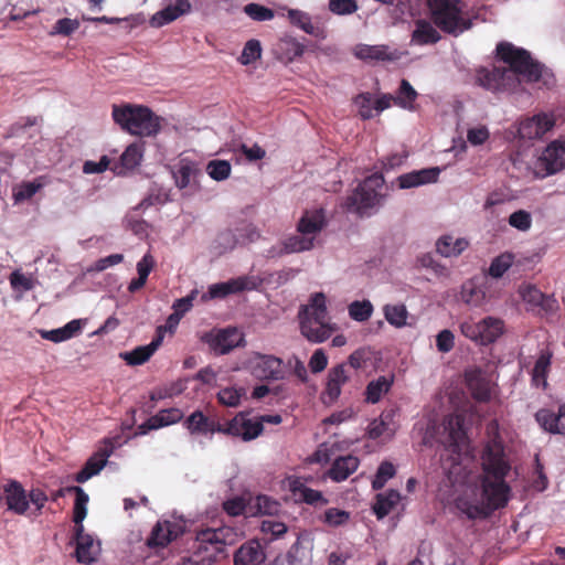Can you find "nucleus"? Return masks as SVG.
I'll return each instance as SVG.
<instances>
[{
  "mask_svg": "<svg viewBox=\"0 0 565 565\" xmlns=\"http://www.w3.org/2000/svg\"><path fill=\"white\" fill-rule=\"evenodd\" d=\"M500 61L509 67H481L477 71L476 82L479 86L494 93H514L522 81L539 82L543 65L533 60L530 52L510 42H500L495 49Z\"/></svg>",
  "mask_w": 565,
  "mask_h": 565,
  "instance_id": "obj_1",
  "label": "nucleus"
},
{
  "mask_svg": "<svg viewBox=\"0 0 565 565\" xmlns=\"http://www.w3.org/2000/svg\"><path fill=\"white\" fill-rule=\"evenodd\" d=\"M508 466L493 458L490 451L486 455L483 470L480 475L481 503H473L465 498L456 500L457 509L470 520L486 519L493 511L508 504L511 487L507 482Z\"/></svg>",
  "mask_w": 565,
  "mask_h": 565,
  "instance_id": "obj_2",
  "label": "nucleus"
},
{
  "mask_svg": "<svg viewBox=\"0 0 565 565\" xmlns=\"http://www.w3.org/2000/svg\"><path fill=\"white\" fill-rule=\"evenodd\" d=\"M237 532L231 526L202 527L195 532L191 545L192 556L199 565H211L221 557H225L227 545H232Z\"/></svg>",
  "mask_w": 565,
  "mask_h": 565,
  "instance_id": "obj_3",
  "label": "nucleus"
},
{
  "mask_svg": "<svg viewBox=\"0 0 565 565\" xmlns=\"http://www.w3.org/2000/svg\"><path fill=\"white\" fill-rule=\"evenodd\" d=\"M111 116L122 130L139 137L156 136L161 129L160 118L147 106L114 105Z\"/></svg>",
  "mask_w": 565,
  "mask_h": 565,
  "instance_id": "obj_4",
  "label": "nucleus"
},
{
  "mask_svg": "<svg viewBox=\"0 0 565 565\" xmlns=\"http://www.w3.org/2000/svg\"><path fill=\"white\" fill-rule=\"evenodd\" d=\"M427 7L431 21L445 33L457 36L472 28L460 0H427Z\"/></svg>",
  "mask_w": 565,
  "mask_h": 565,
  "instance_id": "obj_5",
  "label": "nucleus"
},
{
  "mask_svg": "<svg viewBox=\"0 0 565 565\" xmlns=\"http://www.w3.org/2000/svg\"><path fill=\"white\" fill-rule=\"evenodd\" d=\"M385 180L381 173H373L364 179L355 191L347 198L345 205L349 211L356 212L360 216L367 214V211L379 205L383 199L381 190Z\"/></svg>",
  "mask_w": 565,
  "mask_h": 565,
  "instance_id": "obj_6",
  "label": "nucleus"
},
{
  "mask_svg": "<svg viewBox=\"0 0 565 565\" xmlns=\"http://www.w3.org/2000/svg\"><path fill=\"white\" fill-rule=\"evenodd\" d=\"M264 427L257 418L252 419L247 414L239 412L232 419L223 423V434L241 438L244 441H250L262 435Z\"/></svg>",
  "mask_w": 565,
  "mask_h": 565,
  "instance_id": "obj_7",
  "label": "nucleus"
},
{
  "mask_svg": "<svg viewBox=\"0 0 565 565\" xmlns=\"http://www.w3.org/2000/svg\"><path fill=\"white\" fill-rule=\"evenodd\" d=\"M536 169L541 178L553 175L565 169V141L550 142L539 157Z\"/></svg>",
  "mask_w": 565,
  "mask_h": 565,
  "instance_id": "obj_8",
  "label": "nucleus"
},
{
  "mask_svg": "<svg viewBox=\"0 0 565 565\" xmlns=\"http://www.w3.org/2000/svg\"><path fill=\"white\" fill-rule=\"evenodd\" d=\"M252 374L259 380L278 381L285 377L282 360L269 354L256 353L250 361Z\"/></svg>",
  "mask_w": 565,
  "mask_h": 565,
  "instance_id": "obj_9",
  "label": "nucleus"
},
{
  "mask_svg": "<svg viewBox=\"0 0 565 565\" xmlns=\"http://www.w3.org/2000/svg\"><path fill=\"white\" fill-rule=\"evenodd\" d=\"M259 282L254 276H241L232 278L224 282L211 285L207 295H203V299L225 298L228 295L238 294L245 290H254Z\"/></svg>",
  "mask_w": 565,
  "mask_h": 565,
  "instance_id": "obj_10",
  "label": "nucleus"
},
{
  "mask_svg": "<svg viewBox=\"0 0 565 565\" xmlns=\"http://www.w3.org/2000/svg\"><path fill=\"white\" fill-rule=\"evenodd\" d=\"M184 526L174 521H158L153 526L149 537L146 541V545L149 548H164L172 541L177 540L183 534Z\"/></svg>",
  "mask_w": 565,
  "mask_h": 565,
  "instance_id": "obj_11",
  "label": "nucleus"
},
{
  "mask_svg": "<svg viewBox=\"0 0 565 565\" xmlns=\"http://www.w3.org/2000/svg\"><path fill=\"white\" fill-rule=\"evenodd\" d=\"M350 380V374L344 363L338 364L328 371L321 401L326 405L334 404L342 392V386Z\"/></svg>",
  "mask_w": 565,
  "mask_h": 565,
  "instance_id": "obj_12",
  "label": "nucleus"
},
{
  "mask_svg": "<svg viewBox=\"0 0 565 565\" xmlns=\"http://www.w3.org/2000/svg\"><path fill=\"white\" fill-rule=\"evenodd\" d=\"M486 431L488 435V441L484 444V447L481 452V470H483V463L486 455L489 452L493 454V458L499 461H503L508 466V475L511 471V463L508 459V456L504 450V445L500 437L499 433V423L497 419H492L487 424Z\"/></svg>",
  "mask_w": 565,
  "mask_h": 565,
  "instance_id": "obj_13",
  "label": "nucleus"
},
{
  "mask_svg": "<svg viewBox=\"0 0 565 565\" xmlns=\"http://www.w3.org/2000/svg\"><path fill=\"white\" fill-rule=\"evenodd\" d=\"M287 487L298 502H303L315 507L326 505L329 502L321 491L307 487L305 480L300 477L287 478Z\"/></svg>",
  "mask_w": 565,
  "mask_h": 565,
  "instance_id": "obj_14",
  "label": "nucleus"
},
{
  "mask_svg": "<svg viewBox=\"0 0 565 565\" xmlns=\"http://www.w3.org/2000/svg\"><path fill=\"white\" fill-rule=\"evenodd\" d=\"M522 300L533 308H540L544 312H554L558 309V302L554 296L543 294L535 286L523 284L519 288Z\"/></svg>",
  "mask_w": 565,
  "mask_h": 565,
  "instance_id": "obj_15",
  "label": "nucleus"
},
{
  "mask_svg": "<svg viewBox=\"0 0 565 565\" xmlns=\"http://www.w3.org/2000/svg\"><path fill=\"white\" fill-rule=\"evenodd\" d=\"M554 126V120L546 114H539L520 122L518 134L523 139L543 137Z\"/></svg>",
  "mask_w": 565,
  "mask_h": 565,
  "instance_id": "obj_16",
  "label": "nucleus"
},
{
  "mask_svg": "<svg viewBox=\"0 0 565 565\" xmlns=\"http://www.w3.org/2000/svg\"><path fill=\"white\" fill-rule=\"evenodd\" d=\"M3 493L8 509L15 514L23 515L29 509L28 493L17 480H10L3 486Z\"/></svg>",
  "mask_w": 565,
  "mask_h": 565,
  "instance_id": "obj_17",
  "label": "nucleus"
},
{
  "mask_svg": "<svg viewBox=\"0 0 565 565\" xmlns=\"http://www.w3.org/2000/svg\"><path fill=\"white\" fill-rule=\"evenodd\" d=\"M184 427L192 435L223 434V423L204 415L201 411L193 412L184 420Z\"/></svg>",
  "mask_w": 565,
  "mask_h": 565,
  "instance_id": "obj_18",
  "label": "nucleus"
},
{
  "mask_svg": "<svg viewBox=\"0 0 565 565\" xmlns=\"http://www.w3.org/2000/svg\"><path fill=\"white\" fill-rule=\"evenodd\" d=\"M315 237L291 235L280 242L279 245L273 246L268 250L270 257H281L284 255L301 253L310 250L313 247Z\"/></svg>",
  "mask_w": 565,
  "mask_h": 565,
  "instance_id": "obj_19",
  "label": "nucleus"
},
{
  "mask_svg": "<svg viewBox=\"0 0 565 565\" xmlns=\"http://www.w3.org/2000/svg\"><path fill=\"white\" fill-rule=\"evenodd\" d=\"M535 419L541 428L551 434H565V403L558 407L557 413L548 408L539 409Z\"/></svg>",
  "mask_w": 565,
  "mask_h": 565,
  "instance_id": "obj_20",
  "label": "nucleus"
},
{
  "mask_svg": "<svg viewBox=\"0 0 565 565\" xmlns=\"http://www.w3.org/2000/svg\"><path fill=\"white\" fill-rule=\"evenodd\" d=\"M163 341V327H158L154 338L147 345L135 348L130 352L121 354L128 365H141L146 363L158 350Z\"/></svg>",
  "mask_w": 565,
  "mask_h": 565,
  "instance_id": "obj_21",
  "label": "nucleus"
},
{
  "mask_svg": "<svg viewBox=\"0 0 565 565\" xmlns=\"http://www.w3.org/2000/svg\"><path fill=\"white\" fill-rule=\"evenodd\" d=\"M191 8L192 6L189 0H175L174 4H169L156 12L150 19V25L152 28H161L169 24L179 17L189 13Z\"/></svg>",
  "mask_w": 565,
  "mask_h": 565,
  "instance_id": "obj_22",
  "label": "nucleus"
},
{
  "mask_svg": "<svg viewBox=\"0 0 565 565\" xmlns=\"http://www.w3.org/2000/svg\"><path fill=\"white\" fill-rule=\"evenodd\" d=\"M75 541L77 562L83 564L93 563L96 559L98 547L95 545L93 537L84 533V526H75Z\"/></svg>",
  "mask_w": 565,
  "mask_h": 565,
  "instance_id": "obj_23",
  "label": "nucleus"
},
{
  "mask_svg": "<svg viewBox=\"0 0 565 565\" xmlns=\"http://www.w3.org/2000/svg\"><path fill=\"white\" fill-rule=\"evenodd\" d=\"M440 173L439 168H427L415 170L397 178L398 186L401 189H411L419 185L434 183L437 181Z\"/></svg>",
  "mask_w": 565,
  "mask_h": 565,
  "instance_id": "obj_24",
  "label": "nucleus"
},
{
  "mask_svg": "<svg viewBox=\"0 0 565 565\" xmlns=\"http://www.w3.org/2000/svg\"><path fill=\"white\" fill-rule=\"evenodd\" d=\"M265 552L256 540L245 542L234 554V565H260L265 561Z\"/></svg>",
  "mask_w": 565,
  "mask_h": 565,
  "instance_id": "obj_25",
  "label": "nucleus"
},
{
  "mask_svg": "<svg viewBox=\"0 0 565 565\" xmlns=\"http://www.w3.org/2000/svg\"><path fill=\"white\" fill-rule=\"evenodd\" d=\"M182 418L183 413L179 408L172 407L161 409L158 414L151 416L147 422L141 424L138 429L140 430V434H146L149 430L179 423Z\"/></svg>",
  "mask_w": 565,
  "mask_h": 565,
  "instance_id": "obj_26",
  "label": "nucleus"
},
{
  "mask_svg": "<svg viewBox=\"0 0 565 565\" xmlns=\"http://www.w3.org/2000/svg\"><path fill=\"white\" fill-rule=\"evenodd\" d=\"M360 466V460L358 457L352 455L340 456L338 457L331 465V468L328 470V477L335 481L341 482L347 480Z\"/></svg>",
  "mask_w": 565,
  "mask_h": 565,
  "instance_id": "obj_27",
  "label": "nucleus"
},
{
  "mask_svg": "<svg viewBox=\"0 0 565 565\" xmlns=\"http://www.w3.org/2000/svg\"><path fill=\"white\" fill-rule=\"evenodd\" d=\"M326 224L324 211L322 209L305 211L297 224V231L303 236L309 237V235H312L311 237H315L316 234L323 230Z\"/></svg>",
  "mask_w": 565,
  "mask_h": 565,
  "instance_id": "obj_28",
  "label": "nucleus"
},
{
  "mask_svg": "<svg viewBox=\"0 0 565 565\" xmlns=\"http://www.w3.org/2000/svg\"><path fill=\"white\" fill-rule=\"evenodd\" d=\"M300 330L305 338L310 342L320 343L329 339L334 328L329 322H319L317 320H301Z\"/></svg>",
  "mask_w": 565,
  "mask_h": 565,
  "instance_id": "obj_29",
  "label": "nucleus"
},
{
  "mask_svg": "<svg viewBox=\"0 0 565 565\" xmlns=\"http://www.w3.org/2000/svg\"><path fill=\"white\" fill-rule=\"evenodd\" d=\"M242 335L236 329H224L209 340L211 348L218 354H226L239 345Z\"/></svg>",
  "mask_w": 565,
  "mask_h": 565,
  "instance_id": "obj_30",
  "label": "nucleus"
},
{
  "mask_svg": "<svg viewBox=\"0 0 565 565\" xmlns=\"http://www.w3.org/2000/svg\"><path fill=\"white\" fill-rule=\"evenodd\" d=\"M301 320H317L319 322H329L328 311L326 306V296L321 292L315 294L309 305L303 307L299 312Z\"/></svg>",
  "mask_w": 565,
  "mask_h": 565,
  "instance_id": "obj_31",
  "label": "nucleus"
},
{
  "mask_svg": "<svg viewBox=\"0 0 565 565\" xmlns=\"http://www.w3.org/2000/svg\"><path fill=\"white\" fill-rule=\"evenodd\" d=\"M468 388L472 397L478 402H488L491 398L490 382L487 381L479 370L467 373Z\"/></svg>",
  "mask_w": 565,
  "mask_h": 565,
  "instance_id": "obj_32",
  "label": "nucleus"
},
{
  "mask_svg": "<svg viewBox=\"0 0 565 565\" xmlns=\"http://www.w3.org/2000/svg\"><path fill=\"white\" fill-rule=\"evenodd\" d=\"M478 343L482 345L494 342L503 332V321L493 317L478 321Z\"/></svg>",
  "mask_w": 565,
  "mask_h": 565,
  "instance_id": "obj_33",
  "label": "nucleus"
},
{
  "mask_svg": "<svg viewBox=\"0 0 565 565\" xmlns=\"http://www.w3.org/2000/svg\"><path fill=\"white\" fill-rule=\"evenodd\" d=\"M110 456V451L104 450L103 452L95 454L84 465V467L76 473L75 481L84 483L93 476H96L106 466L107 458Z\"/></svg>",
  "mask_w": 565,
  "mask_h": 565,
  "instance_id": "obj_34",
  "label": "nucleus"
},
{
  "mask_svg": "<svg viewBox=\"0 0 565 565\" xmlns=\"http://www.w3.org/2000/svg\"><path fill=\"white\" fill-rule=\"evenodd\" d=\"M415 30L412 33V42L418 45L437 43L441 36L433 24L424 19L415 22Z\"/></svg>",
  "mask_w": 565,
  "mask_h": 565,
  "instance_id": "obj_35",
  "label": "nucleus"
},
{
  "mask_svg": "<svg viewBox=\"0 0 565 565\" xmlns=\"http://www.w3.org/2000/svg\"><path fill=\"white\" fill-rule=\"evenodd\" d=\"M553 353L550 350H542L532 370V382L535 386H547V374L551 369Z\"/></svg>",
  "mask_w": 565,
  "mask_h": 565,
  "instance_id": "obj_36",
  "label": "nucleus"
},
{
  "mask_svg": "<svg viewBox=\"0 0 565 565\" xmlns=\"http://www.w3.org/2000/svg\"><path fill=\"white\" fill-rule=\"evenodd\" d=\"M469 243L465 238H455L451 235L441 236L436 243L437 252L444 257H452L460 255Z\"/></svg>",
  "mask_w": 565,
  "mask_h": 565,
  "instance_id": "obj_37",
  "label": "nucleus"
},
{
  "mask_svg": "<svg viewBox=\"0 0 565 565\" xmlns=\"http://www.w3.org/2000/svg\"><path fill=\"white\" fill-rule=\"evenodd\" d=\"M305 52V45L295 39H285L277 44L276 53L278 60L290 63L300 57Z\"/></svg>",
  "mask_w": 565,
  "mask_h": 565,
  "instance_id": "obj_38",
  "label": "nucleus"
},
{
  "mask_svg": "<svg viewBox=\"0 0 565 565\" xmlns=\"http://www.w3.org/2000/svg\"><path fill=\"white\" fill-rule=\"evenodd\" d=\"M68 492L75 493V502L73 508V522L75 526H83V521L87 515L88 494L78 486H70Z\"/></svg>",
  "mask_w": 565,
  "mask_h": 565,
  "instance_id": "obj_39",
  "label": "nucleus"
},
{
  "mask_svg": "<svg viewBox=\"0 0 565 565\" xmlns=\"http://www.w3.org/2000/svg\"><path fill=\"white\" fill-rule=\"evenodd\" d=\"M393 381V376H380L376 380L371 381L365 388V401L371 404L380 402L382 395L390 391Z\"/></svg>",
  "mask_w": 565,
  "mask_h": 565,
  "instance_id": "obj_40",
  "label": "nucleus"
},
{
  "mask_svg": "<svg viewBox=\"0 0 565 565\" xmlns=\"http://www.w3.org/2000/svg\"><path fill=\"white\" fill-rule=\"evenodd\" d=\"M355 55L360 60L392 61L395 58L387 45H360L356 47Z\"/></svg>",
  "mask_w": 565,
  "mask_h": 565,
  "instance_id": "obj_41",
  "label": "nucleus"
},
{
  "mask_svg": "<svg viewBox=\"0 0 565 565\" xmlns=\"http://www.w3.org/2000/svg\"><path fill=\"white\" fill-rule=\"evenodd\" d=\"M399 500L401 494L396 490H388L385 493L377 494L376 502L373 508L377 519H383L386 516L399 502Z\"/></svg>",
  "mask_w": 565,
  "mask_h": 565,
  "instance_id": "obj_42",
  "label": "nucleus"
},
{
  "mask_svg": "<svg viewBox=\"0 0 565 565\" xmlns=\"http://www.w3.org/2000/svg\"><path fill=\"white\" fill-rule=\"evenodd\" d=\"M288 18L291 24L300 28L307 34L319 38L322 35L323 31L312 24L311 19L308 13L302 12L300 10L291 9L288 11Z\"/></svg>",
  "mask_w": 565,
  "mask_h": 565,
  "instance_id": "obj_43",
  "label": "nucleus"
},
{
  "mask_svg": "<svg viewBox=\"0 0 565 565\" xmlns=\"http://www.w3.org/2000/svg\"><path fill=\"white\" fill-rule=\"evenodd\" d=\"M418 94L407 79H402L394 104L401 108L414 110Z\"/></svg>",
  "mask_w": 565,
  "mask_h": 565,
  "instance_id": "obj_44",
  "label": "nucleus"
},
{
  "mask_svg": "<svg viewBox=\"0 0 565 565\" xmlns=\"http://www.w3.org/2000/svg\"><path fill=\"white\" fill-rule=\"evenodd\" d=\"M383 313L386 321L395 328H402L407 323L408 311L405 305H385Z\"/></svg>",
  "mask_w": 565,
  "mask_h": 565,
  "instance_id": "obj_45",
  "label": "nucleus"
},
{
  "mask_svg": "<svg viewBox=\"0 0 565 565\" xmlns=\"http://www.w3.org/2000/svg\"><path fill=\"white\" fill-rule=\"evenodd\" d=\"M143 156V142H132L129 145L120 157L122 168L131 170L140 164Z\"/></svg>",
  "mask_w": 565,
  "mask_h": 565,
  "instance_id": "obj_46",
  "label": "nucleus"
},
{
  "mask_svg": "<svg viewBox=\"0 0 565 565\" xmlns=\"http://www.w3.org/2000/svg\"><path fill=\"white\" fill-rule=\"evenodd\" d=\"M43 188V183L36 179L18 184L12 190V198L15 203L30 200L39 190Z\"/></svg>",
  "mask_w": 565,
  "mask_h": 565,
  "instance_id": "obj_47",
  "label": "nucleus"
},
{
  "mask_svg": "<svg viewBox=\"0 0 565 565\" xmlns=\"http://www.w3.org/2000/svg\"><path fill=\"white\" fill-rule=\"evenodd\" d=\"M348 309L351 319L359 322L369 320L373 313V305L369 300L353 301Z\"/></svg>",
  "mask_w": 565,
  "mask_h": 565,
  "instance_id": "obj_48",
  "label": "nucleus"
},
{
  "mask_svg": "<svg viewBox=\"0 0 565 565\" xmlns=\"http://www.w3.org/2000/svg\"><path fill=\"white\" fill-rule=\"evenodd\" d=\"M262 56V45L260 42L256 39H252L247 41L244 45L241 56L238 57V62L242 65H249L255 61L259 60Z\"/></svg>",
  "mask_w": 565,
  "mask_h": 565,
  "instance_id": "obj_49",
  "label": "nucleus"
},
{
  "mask_svg": "<svg viewBox=\"0 0 565 565\" xmlns=\"http://www.w3.org/2000/svg\"><path fill=\"white\" fill-rule=\"evenodd\" d=\"M396 470L392 462L383 461L375 473L374 479L372 480V488L374 490H381L384 488L385 483L395 476Z\"/></svg>",
  "mask_w": 565,
  "mask_h": 565,
  "instance_id": "obj_50",
  "label": "nucleus"
},
{
  "mask_svg": "<svg viewBox=\"0 0 565 565\" xmlns=\"http://www.w3.org/2000/svg\"><path fill=\"white\" fill-rule=\"evenodd\" d=\"M198 173L194 164L188 162L182 163L179 169L173 172L175 184L179 189H185L190 185L192 178Z\"/></svg>",
  "mask_w": 565,
  "mask_h": 565,
  "instance_id": "obj_51",
  "label": "nucleus"
},
{
  "mask_svg": "<svg viewBox=\"0 0 565 565\" xmlns=\"http://www.w3.org/2000/svg\"><path fill=\"white\" fill-rule=\"evenodd\" d=\"M513 263V256L509 253H504L495 257L489 267V275L493 278L502 277L505 271L511 267Z\"/></svg>",
  "mask_w": 565,
  "mask_h": 565,
  "instance_id": "obj_52",
  "label": "nucleus"
},
{
  "mask_svg": "<svg viewBox=\"0 0 565 565\" xmlns=\"http://www.w3.org/2000/svg\"><path fill=\"white\" fill-rule=\"evenodd\" d=\"M231 164L226 160H212L207 163L209 175L216 181H223L230 177Z\"/></svg>",
  "mask_w": 565,
  "mask_h": 565,
  "instance_id": "obj_53",
  "label": "nucleus"
},
{
  "mask_svg": "<svg viewBox=\"0 0 565 565\" xmlns=\"http://www.w3.org/2000/svg\"><path fill=\"white\" fill-rule=\"evenodd\" d=\"M354 104L359 108V115L362 119L373 118L374 102L371 93H361L354 98Z\"/></svg>",
  "mask_w": 565,
  "mask_h": 565,
  "instance_id": "obj_54",
  "label": "nucleus"
},
{
  "mask_svg": "<svg viewBox=\"0 0 565 565\" xmlns=\"http://www.w3.org/2000/svg\"><path fill=\"white\" fill-rule=\"evenodd\" d=\"M350 520V513L345 510L330 508L326 510L322 521L333 527L344 525Z\"/></svg>",
  "mask_w": 565,
  "mask_h": 565,
  "instance_id": "obj_55",
  "label": "nucleus"
},
{
  "mask_svg": "<svg viewBox=\"0 0 565 565\" xmlns=\"http://www.w3.org/2000/svg\"><path fill=\"white\" fill-rule=\"evenodd\" d=\"M244 395L243 388L226 387L218 392L217 399L221 404L228 407H236L241 403V398Z\"/></svg>",
  "mask_w": 565,
  "mask_h": 565,
  "instance_id": "obj_56",
  "label": "nucleus"
},
{
  "mask_svg": "<svg viewBox=\"0 0 565 565\" xmlns=\"http://www.w3.org/2000/svg\"><path fill=\"white\" fill-rule=\"evenodd\" d=\"M244 12L254 21H268L275 15L274 11L258 3H248L244 7Z\"/></svg>",
  "mask_w": 565,
  "mask_h": 565,
  "instance_id": "obj_57",
  "label": "nucleus"
},
{
  "mask_svg": "<svg viewBox=\"0 0 565 565\" xmlns=\"http://www.w3.org/2000/svg\"><path fill=\"white\" fill-rule=\"evenodd\" d=\"M509 224L521 232H526L532 226V215L525 210H518L509 216Z\"/></svg>",
  "mask_w": 565,
  "mask_h": 565,
  "instance_id": "obj_58",
  "label": "nucleus"
},
{
  "mask_svg": "<svg viewBox=\"0 0 565 565\" xmlns=\"http://www.w3.org/2000/svg\"><path fill=\"white\" fill-rule=\"evenodd\" d=\"M465 417L461 414H454L448 419L449 435L454 441H461L466 438L463 428Z\"/></svg>",
  "mask_w": 565,
  "mask_h": 565,
  "instance_id": "obj_59",
  "label": "nucleus"
},
{
  "mask_svg": "<svg viewBox=\"0 0 565 565\" xmlns=\"http://www.w3.org/2000/svg\"><path fill=\"white\" fill-rule=\"evenodd\" d=\"M260 530L265 534H270L271 540L281 537L288 530L284 522L267 519L262 522Z\"/></svg>",
  "mask_w": 565,
  "mask_h": 565,
  "instance_id": "obj_60",
  "label": "nucleus"
},
{
  "mask_svg": "<svg viewBox=\"0 0 565 565\" xmlns=\"http://www.w3.org/2000/svg\"><path fill=\"white\" fill-rule=\"evenodd\" d=\"M329 10L338 15L352 14L358 10L355 0H329Z\"/></svg>",
  "mask_w": 565,
  "mask_h": 565,
  "instance_id": "obj_61",
  "label": "nucleus"
},
{
  "mask_svg": "<svg viewBox=\"0 0 565 565\" xmlns=\"http://www.w3.org/2000/svg\"><path fill=\"white\" fill-rule=\"evenodd\" d=\"M222 507L230 516H238L246 513L247 504L244 498L234 497L224 501Z\"/></svg>",
  "mask_w": 565,
  "mask_h": 565,
  "instance_id": "obj_62",
  "label": "nucleus"
},
{
  "mask_svg": "<svg viewBox=\"0 0 565 565\" xmlns=\"http://www.w3.org/2000/svg\"><path fill=\"white\" fill-rule=\"evenodd\" d=\"M79 28V22L76 19L63 18L55 22L51 34H61L70 36Z\"/></svg>",
  "mask_w": 565,
  "mask_h": 565,
  "instance_id": "obj_63",
  "label": "nucleus"
},
{
  "mask_svg": "<svg viewBox=\"0 0 565 565\" xmlns=\"http://www.w3.org/2000/svg\"><path fill=\"white\" fill-rule=\"evenodd\" d=\"M255 508L257 513L271 515L278 511L279 503L267 495H257Z\"/></svg>",
  "mask_w": 565,
  "mask_h": 565,
  "instance_id": "obj_64",
  "label": "nucleus"
}]
</instances>
